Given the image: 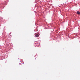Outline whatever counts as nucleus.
<instances>
[{
  "instance_id": "nucleus-1",
  "label": "nucleus",
  "mask_w": 80,
  "mask_h": 80,
  "mask_svg": "<svg viewBox=\"0 0 80 80\" xmlns=\"http://www.w3.org/2000/svg\"><path fill=\"white\" fill-rule=\"evenodd\" d=\"M77 14H80V12H79V11H77Z\"/></svg>"
},
{
  "instance_id": "nucleus-2",
  "label": "nucleus",
  "mask_w": 80,
  "mask_h": 80,
  "mask_svg": "<svg viewBox=\"0 0 80 80\" xmlns=\"http://www.w3.org/2000/svg\"><path fill=\"white\" fill-rule=\"evenodd\" d=\"M35 36L36 37H39V35H38V34H36V35H35Z\"/></svg>"
}]
</instances>
